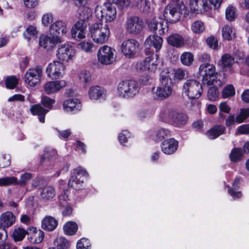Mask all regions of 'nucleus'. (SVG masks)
<instances>
[{
    "label": "nucleus",
    "instance_id": "obj_62",
    "mask_svg": "<svg viewBox=\"0 0 249 249\" xmlns=\"http://www.w3.org/2000/svg\"><path fill=\"white\" fill-rule=\"evenodd\" d=\"M219 107L220 111L226 113H229L231 110V107L228 106L225 102L221 103Z\"/></svg>",
    "mask_w": 249,
    "mask_h": 249
},
{
    "label": "nucleus",
    "instance_id": "obj_56",
    "mask_svg": "<svg viewBox=\"0 0 249 249\" xmlns=\"http://www.w3.org/2000/svg\"><path fill=\"white\" fill-rule=\"evenodd\" d=\"M58 226V221L54 217L48 216V231H54Z\"/></svg>",
    "mask_w": 249,
    "mask_h": 249
},
{
    "label": "nucleus",
    "instance_id": "obj_57",
    "mask_svg": "<svg viewBox=\"0 0 249 249\" xmlns=\"http://www.w3.org/2000/svg\"><path fill=\"white\" fill-rule=\"evenodd\" d=\"M130 134L127 130H123L121 133H120L118 136L119 140L120 143L124 144V143L127 142V139L130 138Z\"/></svg>",
    "mask_w": 249,
    "mask_h": 249
},
{
    "label": "nucleus",
    "instance_id": "obj_39",
    "mask_svg": "<svg viewBox=\"0 0 249 249\" xmlns=\"http://www.w3.org/2000/svg\"><path fill=\"white\" fill-rule=\"evenodd\" d=\"M222 36L226 40H231L235 36V33L233 28L229 25H225L222 28Z\"/></svg>",
    "mask_w": 249,
    "mask_h": 249
},
{
    "label": "nucleus",
    "instance_id": "obj_50",
    "mask_svg": "<svg viewBox=\"0 0 249 249\" xmlns=\"http://www.w3.org/2000/svg\"><path fill=\"white\" fill-rule=\"evenodd\" d=\"M235 94V90L233 86L229 85L226 86L222 91V97L224 98H228L233 96Z\"/></svg>",
    "mask_w": 249,
    "mask_h": 249
},
{
    "label": "nucleus",
    "instance_id": "obj_7",
    "mask_svg": "<svg viewBox=\"0 0 249 249\" xmlns=\"http://www.w3.org/2000/svg\"><path fill=\"white\" fill-rule=\"evenodd\" d=\"M118 95L124 99H128L135 96L139 92L137 82L134 80H126L121 81L117 86Z\"/></svg>",
    "mask_w": 249,
    "mask_h": 249
},
{
    "label": "nucleus",
    "instance_id": "obj_18",
    "mask_svg": "<svg viewBox=\"0 0 249 249\" xmlns=\"http://www.w3.org/2000/svg\"><path fill=\"white\" fill-rule=\"evenodd\" d=\"M65 66L59 61H55L48 66V76L52 79L63 77L65 74Z\"/></svg>",
    "mask_w": 249,
    "mask_h": 249
},
{
    "label": "nucleus",
    "instance_id": "obj_44",
    "mask_svg": "<svg viewBox=\"0 0 249 249\" xmlns=\"http://www.w3.org/2000/svg\"><path fill=\"white\" fill-rule=\"evenodd\" d=\"M80 82L84 84H88L91 79V74L87 70L81 71L78 75Z\"/></svg>",
    "mask_w": 249,
    "mask_h": 249
},
{
    "label": "nucleus",
    "instance_id": "obj_52",
    "mask_svg": "<svg viewBox=\"0 0 249 249\" xmlns=\"http://www.w3.org/2000/svg\"><path fill=\"white\" fill-rule=\"evenodd\" d=\"M69 191L68 190H64L59 196V203L60 205L64 206L68 201L70 200L69 197Z\"/></svg>",
    "mask_w": 249,
    "mask_h": 249
},
{
    "label": "nucleus",
    "instance_id": "obj_15",
    "mask_svg": "<svg viewBox=\"0 0 249 249\" xmlns=\"http://www.w3.org/2000/svg\"><path fill=\"white\" fill-rule=\"evenodd\" d=\"M149 29L160 35H162L167 32L168 26L167 21L160 18H155L147 22Z\"/></svg>",
    "mask_w": 249,
    "mask_h": 249
},
{
    "label": "nucleus",
    "instance_id": "obj_32",
    "mask_svg": "<svg viewBox=\"0 0 249 249\" xmlns=\"http://www.w3.org/2000/svg\"><path fill=\"white\" fill-rule=\"evenodd\" d=\"M168 43L172 46L179 48L184 44V39L182 36L178 34H172L167 38Z\"/></svg>",
    "mask_w": 249,
    "mask_h": 249
},
{
    "label": "nucleus",
    "instance_id": "obj_36",
    "mask_svg": "<svg viewBox=\"0 0 249 249\" xmlns=\"http://www.w3.org/2000/svg\"><path fill=\"white\" fill-rule=\"evenodd\" d=\"M223 0H208V2L205 0L203 4V7L205 11H208L210 9H218L222 2Z\"/></svg>",
    "mask_w": 249,
    "mask_h": 249
},
{
    "label": "nucleus",
    "instance_id": "obj_5",
    "mask_svg": "<svg viewBox=\"0 0 249 249\" xmlns=\"http://www.w3.org/2000/svg\"><path fill=\"white\" fill-rule=\"evenodd\" d=\"M69 28L67 23L61 20L56 21L52 24L50 27V36H48V47L53 48L61 42L58 35H65L68 33Z\"/></svg>",
    "mask_w": 249,
    "mask_h": 249
},
{
    "label": "nucleus",
    "instance_id": "obj_40",
    "mask_svg": "<svg viewBox=\"0 0 249 249\" xmlns=\"http://www.w3.org/2000/svg\"><path fill=\"white\" fill-rule=\"evenodd\" d=\"M243 156V152L241 149L234 148L230 154V159L232 162H238L241 160Z\"/></svg>",
    "mask_w": 249,
    "mask_h": 249
},
{
    "label": "nucleus",
    "instance_id": "obj_58",
    "mask_svg": "<svg viewBox=\"0 0 249 249\" xmlns=\"http://www.w3.org/2000/svg\"><path fill=\"white\" fill-rule=\"evenodd\" d=\"M0 167L5 168L10 164V157L9 155H3L0 159Z\"/></svg>",
    "mask_w": 249,
    "mask_h": 249
},
{
    "label": "nucleus",
    "instance_id": "obj_13",
    "mask_svg": "<svg viewBox=\"0 0 249 249\" xmlns=\"http://www.w3.org/2000/svg\"><path fill=\"white\" fill-rule=\"evenodd\" d=\"M139 44L134 39H128L124 40L120 46L122 54L127 58L134 57L139 49Z\"/></svg>",
    "mask_w": 249,
    "mask_h": 249
},
{
    "label": "nucleus",
    "instance_id": "obj_55",
    "mask_svg": "<svg viewBox=\"0 0 249 249\" xmlns=\"http://www.w3.org/2000/svg\"><path fill=\"white\" fill-rule=\"evenodd\" d=\"M225 13L226 18L229 21H232L235 18V8L233 6H228Z\"/></svg>",
    "mask_w": 249,
    "mask_h": 249
},
{
    "label": "nucleus",
    "instance_id": "obj_29",
    "mask_svg": "<svg viewBox=\"0 0 249 249\" xmlns=\"http://www.w3.org/2000/svg\"><path fill=\"white\" fill-rule=\"evenodd\" d=\"M206 0L208 2V0ZM205 1V0H189V7L191 10L194 13L200 11L201 13L208 14L210 10H214L213 8H212L208 11H205L203 7V4Z\"/></svg>",
    "mask_w": 249,
    "mask_h": 249
},
{
    "label": "nucleus",
    "instance_id": "obj_33",
    "mask_svg": "<svg viewBox=\"0 0 249 249\" xmlns=\"http://www.w3.org/2000/svg\"><path fill=\"white\" fill-rule=\"evenodd\" d=\"M54 247L56 249H68L70 244L68 240L63 237H57L53 240Z\"/></svg>",
    "mask_w": 249,
    "mask_h": 249
},
{
    "label": "nucleus",
    "instance_id": "obj_20",
    "mask_svg": "<svg viewBox=\"0 0 249 249\" xmlns=\"http://www.w3.org/2000/svg\"><path fill=\"white\" fill-rule=\"evenodd\" d=\"M28 240L32 244L41 243L44 237V232L34 227L29 228L27 230Z\"/></svg>",
    "mask_w": 249,
    "mask_h": 249
},
{
    "label": "nucleus",
    "instance_id": "obj_38",
    "mask_svg": "<svg viewBox=\"0 0 249 249\" xmlns=\"http://www.w3.org/2000/svg\"><path fill=\"white\" fill-rule=\"evenodd\" d=\"M191 29L192 31L196 34H201L205 29L204 23L200 20H196L192 23Z\"/></svg>",
    "mask_w": 249,
    "mask_h": 249
},
{
    "label": "nucleus",
    "instance_id": "obj_63",
    "mask_svg": "<svg viewBox=\"0 0 249 249\" xmlns=\"http://www.w3.org/2000/svg\"><path fill=\"white\" fill-rule=\"evenodd\" d=\"M192 126L196 131H201L203 127V123L201 120H197L193 123Z\"/></svg>",
    "mask_w": 249,
    "mask_h": 249
},
{
    "label": "nucleus",
    "instance_id": "obj_49",
    "mask_svg": "<svg viewBox=\"0 0 249 249\" xmlns=\"http://www.w3.org/2000/svg\"><path fill=\"white\" fill-rule=\"evenodd\" d=\"M155 135L157 140H162L170 135V131L165 128H160L156 131Z\"/></svg>",
    "mask_w": 249,
    "mask_h": 249
},
{
    "label": "nucleus",
    "instance_id": "obj_1",
    "mask_svg": "<svg viewBox=\"0 0 249 249\" xmlns=\"http://www.w3.org/2000/svg\"><path fill=\"white\" fill-rule=\"evenodd\" d=\"M172 71L165 69L160 73V81L161 85L152 88V94L154 98L165 99L171 96L173 91V82L171 79Z\"/></svg>",
    "mask_w": 249,
    "mask_h": 249
},
{
    "label": "nucleus",
    "instance_id": "obj_37",
    "mask_svg": "<svg viewBox=\"0 0 249 249\" xmlns=\"http://www.w3.org/2000/svg\"><path fill=\"white\" fill-rule=\"evenodd\" d=\"M37 31L36 28L32 25H29L26 29L25 32L23 33V36L29 41L31 39L36 38L37 35Z\"/></svg>",
    "mask_w": 249,
    "mask_h": 249
},
{
    "label": "nucleus",
    "instance_id": "obj_61",
    "mask_svg": "<svg viewBox=\"0 0 249 249\" xmlns=\"http://www.w3.org/2000/svg\"><path fill=\"white\" fill-rule=\"evenodd\" d=\"M24 96L20 94H15L8 99V101L11 102L14 101H24Z\"/></svg>",
    "mask_w": 249,
    "mask_h": 249
},
{
    "label": "nucleus",
    "instance_id": "obj_11",
    "mask_svg": "<svg viewBox=\"0 0 249 249\" xmlns=\"http://www.w3.org/2000/svg\"><path fill=\"white\" fill-rule=\"evenodd\" d=\"M89 174L85 169L78 167L72 172L68 185L75 190H79L84 183V178H87Z\"/></svg>",
    "mask_w": 249,
    "mask_h": 249
},
{
    "label": "nucleus",
    "instance_id": "obj_17",
    "mask_svg": "<svg viewBox=\"0 0 249 249\" xmlns=\"http://www.w3.org/2000/svg\"><path fill=\"white\" fill-rule=\"evenodd\" d=\"M42 73V68L40 66L29 70L25 74V82L30 87L36 86L40 82Z\"/></svg>",
    "mask_w": 249,
    "mask_h": 249
},
{
    "label": "nucleus",
    "instance_id": "obj_46",
    "mask_svg": "<svg viewBox=\"0 0 249 249\" xmlns=\"http://www.w3.org/2000/svg\"><path fill=\"white\" fill-rule=\"evenodd\" d=\"M16 183H17V178L14 177H6L0 178V186L16 185Z\"/></svg>",
    "mask_w": 249,
    "mask_h": 249
},
{
    "label": "nucleus",
    "instance_id": "obj_22",
    "mask_svg": "<svg viewBox=\"0 0 249 249\" xmlns=\"http://www.w3.org/2000/svg\"><path fill=\"white\" fill-rule=\"evenodd\" d=\"M63 107L67 112L76 111L81 109V104L77 99H69L63 102Z\"/></svg>",
    "mask_w": 249,
    "mask_h": 249
},
{
    "label": "nucleus",
    "instance_id": "obj_24",
    "mask_svg": "<svg viewBox=\"0 0 249 249\" xmlns=\"http://www.w3.org/2000/svg\"><path fill=\"white\" fill-rule=\"evenodd\" d=\"M106 93V90L98 86H91L88 91L89 96L91 100H98L100 98L104 97Z\"/></svg>",
    "mask_w": 249,
    "mask_h": 249
},
{
    "label": "nucleus",
    "instance_id": "obj_35",
    "mask_svg": "<svg viewBox=\"0 0 249 249\" xmlns=\"http://www.w3.org/2000/svg\"><path fill=\"white\" fill-rule=\"evenodd\" d=\"M137 6L140 12L147 14L152 11L151 2L148 0H139Z\"/></svg>",
    "mask_w": 249,
    "mask_h": 249
},
{
    "label": "nucleus",
    "instance_id": "obj_31",
    "mask_svg": "<svg viewBox=\"0 0 249 249\" xmlns=\"http://www.w3.org/2000/svg\"><path fill=\"white\" fill-rule=\"evenodd\" d=\"M240 185V178L238 177H236L232 183V188L231 189L230 186H227L229 193L233 199L239 198L242 196L241 192L236 191L239 188Z\"/></svg>",
    "mask_w": 249,
    "mask_h": 249
},
{
    "label": "nucleus",
    "instance_id": "obj_3",
    "mask_svg": "<svg viewBox=\"0 0 249 249\" xmlns=\"http://www.w3.org/2000/svg\"><path fill=\"white\" fill-rule=\"evenodd\" d=\"M160 119L164 122H170L177 127H181L188 122V117L184 113L172 109L162 111L160 115Z\"/></svg>",
    "mask_w": 249,
    "mask_h": 249
},
{
    "label": "nucleus",
    "instance_id": "obj_4",
    "mask_svg": "<svg viewBox=\"0 0 249 249\" xmlns=\"http://www.w3.org/2000/svg\"><path fill=\"white\" fill-rule=\"evenodd\" d=\"M89 32L93 41L98 44L107 43L110 35V31L107 24L96 22L89 27Z\"/></svg>",
    "mask_w": 249,
    "mask_h": 249
},
{
    "label": "nucleus",
    "instance_id": "obj_12",
    "mask_svg": "<svg viewBox=\"0 0 249 249\" xmlns=\"http://www.w3.org/2000/svg\"><path fill=\"white\" fill-rule=\"evenodd\" d=\"M160 62L157 54H152L151 56L146 57L144 60L138 62L136 64V69L138 71H156Z\"/></svg>",
    "mask_w": 249,
    "mask_h": 249
},
{
    "label": "nucleus",
    "instance_id": "obj_42",
    "mask_svg": "<svg viewBox=\"0 0 249 249\" xmlns=\"http://www.w3.org/2000/svg\"><path fill=\"white\" fill-rule=\"evenodd\" d=\"M26 234H27V231L20 228L15 229L13 232L12 236L15 241H21L23 239Z\"/></svg>",
    "mask_w": 249,
    "mask_h": 249
},
{
    "label": "nucleus",
    "instance_id": "obj_64",
    "mask_svg": "<svg viewBox=\"0 0 249 249\" xmlns=\"http://www.w3.org/2000/svg\"><path fill=\"white\" fill-rule=\"evenodd\" d=\"M236 122L235 117L233 115H229L227 118L226 119L225 124L227 126H230Z\"/></svg>",
    "mask_w": 249,
    "mask_h": 249
},
{
    "label": "nucleus",
    "instance_id": "obj_10",
    "mask_svg": "<svg viewBox=\"0 0 249 249\" xmlns=\"http://www.w3.org/2000/svg\"><path fill=\"white\" fill-rule=\"evenodd\" d=\"M116 51L111 47L105 45L101 47L97 53L98 62L102 65H109L115 60Z\"/></svg>",
    "mask_w": 249,
    "mask_h": 249
},
{
    "label": "nucleus",
    "instance_id": "obj_43",
    "mask_svg": "<svg viewBox=\"0 0 249 249\" xmlns=\"http://www.w3.org/2000/svg\"><path fill=\"white\" fill-rule=\"evenodd\" d=\"M181 63L186 66H189L194 61V56L191 53L184 52L180 56Z\"/></svg>",
    "mask_w": 249,
    "mask_h": 249
},
{
    "label": "nucleus",
    "instance_id": "obj_21",
    "mask_svg": "<svg viewBox=\"0 0 249 249\" xmlns=\"http://www.w3.org/2000/svg\"><path fill=\"white\" fill-rule=\"evenodd\" d=\"M178 145V142L175 139H169L161 143V150L165 154H172L177 150Z\"/></svg>",
    "mask_w": 249,
    "mask_h": 249
},
{
    "label": "nucleus",
    "instance_id": "obj_28",
    "mask_svg": "<svg viewBox=\"0 0 249 249\" xmlns=\"http://www.w3.org/2000/svg\"><path fill=\"white\" fill-rule=\"evenodd\" d=\"M30 110L33 115H36L41 123L45 122L46 109L42 107L40 104L32 105Z\"/></svg>",
    "mask_w": 249,
    "mask_h": 249
},
{
    "label": "nucleus",
    "instance_id": "obj_25",
    "mask_svg": "<svg viewBox=\"0 0 249 249\" xmlns=\"http://www.w3.org/2000/svg\"><path fill=\"white\" fill-rule=\"evenodd\" d=\"M66 81L64 80L52 81L48 82V94L59 91L66 87Z\"/></svg>",
    "mask_w": 249,
    "mask_h": 249
},
{
    "label": "nucleus",
    "instance_id": "obj_47",
    "mask_svg": "<svg viewBox=\"0 0 249 249\" xmlns=\"http://www.w3.org/2000/svg\"><path fill=\"white\" fill-rule=\"evenodd\" d=\"M213 87L209 88L208 91V98L210 101H215L218 97V91L217 88L219 87L212 85Z\"/></svg>",
    "mask_w": 249,
    "mask_h": 249
},
{
    "label": "nucleus",
    "instance_id": "obj_16",
    "mask_svg": "<svg viewBox=\"0 0 249 249\" xmlns=\"http://www.w3.org/2000/svg\"><path fill=\"white\" fill-rule=\"evenodd\" d=\"M75 54V50L70 44L64 43L58 46L56 56L59 60L68 62L73 59Z\"/></svg>",
    "mask_w": 249,
    "mask_h": 249
},
{
    "label": "nucleus",
    "instance_id": "obj_26",
    "mask_svg": "<svg viewBox=\"0 0 249 249\" xmlns=\"http://www.w3.org/2000/svg\"><path fill=\"white\" fill-rule=\"evenodd\" d=\"M15 222V216L10 212L2 213L0 217V225L3 228H8Z\"/></svg>",
    "mask_w": 249,
    "mask_h": 249
},
{
    "label": "nucleus",
    "instance_id": "obj_8",
    "mask_svg": "<svg viewBox=\"0 0 249 249\" xmlns=\"http://www.w3.org/2000/svg\"><path fill=\"white\" fill-rule=\"evenodd\" d=\"M95 14L99 20L105 19L106 22H111L116 18V10L110 2H105L103 6L96 7Z\"/></svg>",
    "mask_w": 249,
    "mask_h": 249
},
{
    "label": "nucleus",
    "instance_id": "obj_27",
    "mask_svg": "<svg viewBox=\"0 0 249 249\" xmlns=\"http://www.w3.org/2000/svg\"><path fill=\"white\" fill-rule=\"evenodd\" d=\"M92 15V10L88 6H81L79 8L77 17L79 19V21H81L85 23L88 21Z\"/></svg>",
    "mask_w": 249,
    "mask_h": 249
},
{
    "label": "nucleus",
    "instance_id": "obj_51",
    "mask_svg": "<svg viewBox=\"0 0 249 249\" xmlns=\"http://www.w3.org/2000/svg\"><path fill=\"white\" fill-rule=\"evenodd\" d=\"M90 245L88 239L83 238L77 242L76 248L77 249H90Z\"/></svg>",
    "mask_w": 249,
    "mask_h": 249
},
{
    "label": "nucleus",
    "instance_id": "obj_30",
    "mask_svg": "<svg viewBox=\"0 0 249 249\" xmlns=\"http://www.w3.org/2000/svg\"><path fill=\"white\" fill-rule=\"evenodd\" d=\"M225 131V127L223 125H216L206 133V136L210 139H214L223 134Z\"/></svg>",
    "mask_w": 249,
    "mask_h": 249
},
{
    "label": "nucleus",
    "instance_id": "obj_41",
    "mask_svg": "<svg viewBox=\"0 0 249 249\" xmlns=\"http://www.w3.org/2000/svg\"><path fill=\"white\" fill-rule=\"evenodd\" d=\"M220 62L223 68L230 67L233 64L234 59L229 53H225L222 56Z\"/></svg>",
    "mask_w": 249,
    "mask_h": 249
},
{
    "label": "nucleus",
    "instance_id": "obj_48",
    "mask_svg": "<svg viewBox=\"0 0 249 249\" xmlns=\"http://www.w3.org/2000/svg\"><path fill=\"white\" fill-rule=\"evenodd\" d=\"M18 83V79L15 76L8 77L5 80V85L7 89H14Z\"/></svg>",
    "mask_w": 249,
    "mask_h": 249
},
{
    "label": "nucleus",
    "instance_id": "obj_54",
    "mask_svg": "<svg viewBox=\"0 0 249 249\" xmlns=\"http://www.w3.org/2000/svg\"><path fill=\"white\" fill-rule=\"evenodd\" d=\"M32 174L29 173H25L20 176L19 181L17 179L16 185H25L32 178Z\"/></svg>",
    "mask_w": 249,
    "mask_h": 249
},
{
    "label": "nucleus",
    "instance_id": "obj_23",
    "mask_svg": "<svg viewBox=\"0 0 249 249\" xmlns=\"http://www.w3.org/2000/svg\"><path fill=\"white\" fill-rule=\"evenodd\" d=\"M162 37L158 35L149 36L146 39L144 45L146 47H153L156 51L159 50L162 44Z\"/></svg>",
    "mask_w": 249,
    "mask_h": 249
},
{
    "label": "nucleus",
    "instance_id": "obj_9",
    "mask_svg": "<svg viewBox=\"0 0 249 249\" xmlns=\"http://www.w3.org/2000/svg\"><path fill=\"white\" fill-rule=\"evenodd\" d=\"M202 85L195 79H189L185 81L182 86V93L190 99L199 98L202 95Z\"/></svg>",
    "mask_w": 249,
    "mask_h": 249
},
{
    "label": "nucleus",
    "instance_id": "obj_14",
    "mask_svg": "<svg viewBox=\"0 0 249 249\" xmlns=\"http://www.w3.org/2000/svg\"><path fill=\"white\" fill-rule=\"evenodd\" d=\"M125 26L128 33L136 35L142 30L144 22L142 19L138 16H131L126 19Z\"/></svg>",
    "mask_w": 249,
    "mask_h": 249
},
{
    "label": "nucleus",
    "instance_id": "obj_60",
    "mask_svg": "<svg viewBox=\"0 0 249 249\" xmlns=\"http://www.w3.org/2000/svg\"><path fill=\"white\" fill-rule=\"evenodd\" d=\"M237 131L241 134H249V124L239 126L237 128Z\"/></svg>",
    "mask_w": 249,
    "mask_h": 249
},
{
    "label": "nucleus",
    "instance_id": "obj_34",
    "mask_svg": "<svg viewBox=\"0 0 249 249\" xmlns=\"http://www.w3.org/2000/svg\"><path fill=\"white\" fill-rule=\"evenodd\" d=\"M78 226L75 222L69 221L63 226V230L65 234L72 235L77 231Z\"/></svg>",
    "mask_w": 249,
    "mask_h": 249
},
{
    "label": "nucleus",
    "instance_id": "obj_59",
    "mask_svg": "<svg viewBox=\"0 0 249 249\" xmlns=\"http://www.w3.org/2000/svg\"><path fill=\"white\" fill-rule=\"evenodd\" d=\"M207 45L213 49H215L218 46V41L216 39L212 36L208 37L206 39Z\"/></svg>",
    "mask_w": 249,
    "mask_h": 249
},
{
    "label": "nucleus",
    "instance_id": "obj_53",
    "mask_svg": "<svg viewBox=\"0 0 249 249\" xmlns=\"http://www.w3.org/2000/svg\"><path fill=\"white\" fill-rule=\"evenodd\" d=\"M169 69H171V68ZM171 70L172 71V74L174 72V79L176 80H182L185 78L186 75L187 74L186 71L182 69H177L174 70H173L171 69Z\"/></svg>",
    "mask_w": 249,
    "mask_h": 249
},
{
    "label": "nucleus",
    "instance_id": "obj_2",
    "mask_svg": "<svg viewBox=\"0 0 249 249\" xmlns=\"http://www.w3.org/2000/svg\"><path fill=\"white\" fill-rule=\"evenodd\" d=\"M186 6L182 0H173L165 7L163 16L164 18L171 23L178 21L186 10Z\"/></svg>",
    "mask_w": 249,
    "mask_h": 249
},
{
    "label": "nucleus",
    "instance_id": "obj_19",
    "mask_svg": "<svg viewBox=\"0 0 249 249\" xmlns=\"http://www.w3.org/2000/svg\"><path fill=\"white\" fill-rule=\"evenodd\" d=\"M87 28L86 23L81 21H77L72 27L71 34L72 38L74 39H83L86 36L85 31Z\"/></svg>",
    "mask_w": 249,
    "mask_h": 249
},
{
    "label": "nucleus",
    "instance_id": "obj_45",
    "mask_svg": "<svg viewBox=\"0 0 249 249\" xmlns=\"http://www.w3.org/2000/svg\"><path fill=\"white\" fill-rule=\"evenodd\" d=\"M78 46L83 51L90 53L92 52L94 44L91 41H85L79 43Z\"/></svg>",
    "mask_w": 249,
    "mask_h": 249
},
{
    "label": "nucleus",
    "instance_id": "obj_6",
    "mask_svg": "<svg viewBox=\"0 0 249 249\" xmlns=\"http://www.w3.org/2000/svg\"><path fill=\"white\" fill-rule=\"evenodd\" d=\"M199 73L202 77L204 84L214 85L217 87H221L222 85V82L217 79L215 67L213 65L208 63L201 64L199 68Z\"/></svg>",
    "mask_w": 249,
    "mask_h": 249
}]
</instances>
